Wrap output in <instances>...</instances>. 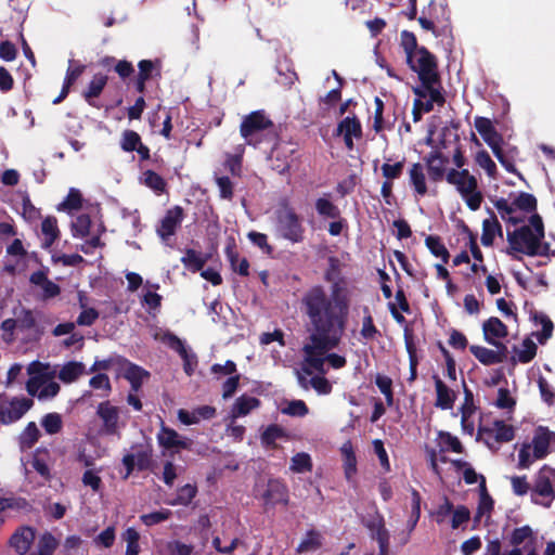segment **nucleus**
<instances>
[{
    "instance_id": "f257e3e1",
    "label": "nucleus",
    "mask_w": 555,
    "mask_h": 555,
    "mask_svg": "<svg viewBox=\"0 0 555 555\" xmlns=\"http://www.w3.org/2000/svg\"><path fill=\"white\" fill-rule=\"evenodd\" d=\"M301 310L311 325L302 345L305 370H323L326 362L336 370L344 367L346 358L331 350L339 345L345 331L349 312L346 292L336 285L328 296L321 286H314L304 294Z\"/></svg>"
},
{
    "instance_id": "f03ea898",
    "label": "nucleus",
    "mask_w": 555,
    "mask_h": 555,
    "mask_svg": "<svg viewBox=\"0 0 555 555\" xmlns=\"http://www.w3.org/2000/svg\"><path fill=\"white\" fill-rule=\"evenodd\" d=\"M544 237V227L539 215L534 214L530 217L529 223L507 232V241L513 250L534 255H546L547 245L542 243Z\"/></svg>"
},
{
    "instance_id": "7ed1b4c3",
    "label": "nucleus",
    "mask_w": 555,
    "mask_h": 555,
    "mask_svg": "<svg viewBox=\"0 0 555 555\" xmlns=\"http://www.w3.org/2000/svg\"><path fill=\"white\" fill-rule=\"evenodd\" d=\"M30 375L26 383L27 392L39 400H49L60 392V385L54 380L56 370L50 371L48 365L34 361L27 366Z\"/></svg>"
},
{
    "instance_id": "20e7f679",
    "label": "nucleus",
    "mask_w": 555,
    "mask_h": 555,
    "mask_svg": "<svg viewBox=\"0 0 555 555\" xmlns=\"http://www.w3.org/2000/svg\"><path fill=\"white\" fill-rule=\"evenodd\" d=\"M446 180L455 188L462 199L472 210L480 208L483 196L479 190L477 178L467 169H449Z\"/></svg>"
},
{
    "instance_id": "39448f33",
    "label": "nucleus",
    "mask_w": 555,
    "mask_h": 555,
    "mask_svg": "<svg viewBox=\"0 0 555 555\" xmlns=\"http://www.w3.org/2000/svg\"><path fill=\"white\" fill-rule=\"evenodd\" d=\"M405 53L408 63L413 70L417 72L423 83L438 81L436 60L431 53H429L425 48L411 51L406 42Z\"/></svg>"
},
{
    "instance_id": "423d86ee",
    "label": "nucleus",
    "mask_w": 555,
    "mask_h": 555,
    "mask_svg": "<svg viewBox=\"0 0 555 555\" xmlns=\"http://www.w3.org/2000/svg\"><path fill=\"white\" fill-rule=\"evenodd\" d=\"M278 233L293 242L298 243L304 238V228L298 215L289 207L283 206L276 211Z\"/></svg>"
},
{
    "instance_id": "0eeeda50",
    "label": "nucleus",
    "mask_w": 555,
    "mask_h": 555,
    "mask_svg": "<svg viewBox=\"0 0 555 555\" xmlns=\"http://www.w3.org/2000/svg\"><path fill=\"white\" fill-rule=\"evenodd\" d=\"M532 501L548 507L555 499V469L544 466L542 467L534 480L532 489Z\"/></svg>"
},
{
    "instance_id": "6e6552de",
    "label": "nucleus",
    "mask_w": 555,
    "mask_h": 555,
    "mask_svg": "<svg viewBox=\"0 0 555 555\" xmlns=\"http://www.w3.org/2000/svg\"><path fill=\"white\" fill-rule=\"evenodd\" d=\"M273 126V122L263 111H255L243 117L240 133L248 144H253V138Z\"/></svg>"
},
{
    "instance_id": "1a4fd4ad",
    "label": "nucleus",
    "mask_w": 555,
    "mask_h": 555,
    "mask_svg": "<svg viewBox=\"0 0 555 555\" xmlns=\"http://www.w3.org/2000/svg\"><path fill=\"white\" fill-rule=\"evenodd\" d=\"M153 336L156 340L166 344L168 347L177 351L183 360L184 372L189 376L192 375L197 364L196 356L186 349L183 341L169 332L157 331Z\"/></svg>"
},
{
    "instance_id": "9d476101",
    "label": "nucleus",
    "mask_w": 555,
    "mask_h": 555,
    "mask_svg": "<svg viewBox=\"0 0 555 555\" xmlns=\"http://www.w3.org/2000/svg\"><path fill=\"white\" fill-rule=\"evenodd\" d=\"M31 406L33 400L27 398H13L9 401L0 397V423L10 424L18 421Z\"/></svg>"
},
{
    "instance_id": "9b49d317",
    "label": "nucleus",
    "mask_w": 555,
    "mask_h": 555,
    "mask_svg": "<svg viewBox=\"0 0 555 555\" xmlns=\"http://www.w3.org/2000/svg\"><path fill=\"white\" fill-rule=\"evenodd\" d=\"M96 415L102 421V430L105 435L119 436V430L124 425L120 422V409L113 405L109 401L101 402L96 408Z\"/></svg>"
},
{
    "instance_id": "f8f14e48",
    "label": "nucleus",
    "mask_w": 555,
    "mask_h": 555,
    "mask_svg": "<svg viewBox=\"0 0 555 555\" xmlns=\"http://www.w3.org/2000/svg\"><path fill=\"white\" fill-rule=\"evenodd\" d=\"M437 82L423 83L421 88H415L414 93L418 96L416 99V106L423 108L425 113L434 108V104L441 105L444 102L443 95L436 87Z\"/></svg>"
},
{
    "instance_id": "ddd939ff",
    "label": "nucleus",
    "mask_w": 555,
    "mask_h": 555,
    "mask_svg": "<svg viewBox=\"0 0 555 555\" xmlns=\"http://www.w3.org/2000/svg\"><path fill=\"white\" fill-rule=\"evenodd\" d=\"M474 126L493 153L502 149L503 137L496 131L489 118L476 117Z\"/></svg>"
},
{
    "instance_id": "4468645a",
    "label": "nucleus",
    "mask_w": 555,
    "mask_h": 555,
    "mask_svg": "<svg viewBox=\"0 0 555 555\" xmlns=\"http://www.w3.org/2000/svg\"><path fill=\"white\" fill-rule=\"evenodd\" d=\"M14 315L16 319L17 335L21 334L23 340L30 341L39 337V331L33 311L21 309L18 312H15Z\"/></svg>"
},
{
    "instance_id": "2eb2a0df",
    "label": "nucleus",
    "mask_w": 555,
    "mask_h": 555,
    "mask_svg": "<svg viewBox=\"0 0 555 555\" xmlns=\"http://www.w3.org/2000/svg\"><path fill=\"white\" fill-rule=\"evenodd\" d=\"M482 332L485 340L496 347H502L505 351L506 348L499 341V339L507 336V327L499 318H490L482 324Z\"/></svg>"
},
{
    "instance_id": "dca6fc26",
    "label": "nucleus",
    "mask_w": 555,
    "mask_h": 555,
    "mask_svg": "<svg viewBox=\"0 0 555 555\" xmlns=\"http://www.w3.org/2000/svg\"><path fill=\"white\" fill-rule=\"evenodd\" d=\"M429 179L433 182H439L447 176L448 157L443 156L441 152L433 151L424 157Z\"/></svg>"
},
{
    "instance_id": "f3484780",
    "label": "nucleus",
    "mask_w": 555,
    "mask_h": 555,
    "mask_svg": "<svg viewBox=\"0 0 555 555\" xmlns=\"http://www.w3.org/2000/svg\"><path fill=\"white\" fill-rule=\"evenodd\" d=\"M158 443L165 449H190L191 440L179 435L175 429L166 427L162 424L160 430L157 434Z\"/></svg>"
},
{
    "instance_id": "a211bd4d",
    "label": "nucleus",
    "mask_w": 555,
    "mask_h": 555,
    "mask_svg": "<svg viewBox=\"0 0 555 555\" xmlns=\"http://www.w3.org/2000/svg\"><path fill=\"white\" fill-rule=\"evenodd\" d=\"M555 443V433L550 431L546 428L540 427L537 429L531 448L533 452V459H542L550 452V447Z\"/></svg>"
},
{
    "instance_id": "6ab92c4d",
    "label": "nucleus",
    "mask_w": 555,
    "mask_h": 555,
    "mask_svg": "<svg viewBox=\"0 0 555 555\" xmlns=\"http://www.w3.org/2000/svg\"><path fill=\"white\" fill-rule=\"evenodd\" d=\"M183 218V210L181 207L176 206L167 210L166 215L160 221V225L157 229L158 235L166 240L175 234L177 228L180 225Z\"/></svg>"
},
{
    "instance_id": "aec40b11",
    "label": "nucleus",
    "mask_w": 555,
    "mask_h": 555,
    "mask_svg": "<svg viewBox=\"0 0 555 555\" xmlns=\"http://www.w3.org/2000/svg\"><path fill=\"white\" fill-rule=\"evenodd\" d=\"M178 420L184 425L198 424L203 420H210L216 415V409L211 405H202L193 409L192 411L180 409L178 410Z\"/></svg>"
},
{
    "instance_id": "412c9836",
    "label": "nucleus",
    "mask_w": 555,
    "mask_h": 555,
    "mask_svg": "<svg viewBox=\"0 0 555 555\" xmlns=\"http://www.w3.org/2000/svg\"><path fill=\"white\" fill-rule=\"evenodd\" d=\"M35 540V530L30 527H22L10 539L11 546L20 554L25 555Z\"/></svg>"
},
{
    "instance_id": "4be33fe9",
    "label": "nucleus",
    "mask_w": 555,
    "mask_h": 555,
    "mask_svg": "<svg viewBox=\"0 0 555 555\" xmlns=\"http://www.w3.org/2000/svg\"><path fill=\"white\" fill-rule=\"evenodd\" d=\"M373 539L378 542L379 555H387L389 544V532L385 528L383 518L377 516L366 524Z\"/></svg>"
},
{
    "instance_id": "5701e85b",
    "label": "nucleus",
    "mask_w": 555,
    "mask_h": 555,
    "mask_svg": "<svg viewBox=\"0 0 555 555\" xmlns=\"http://www.w3.org/2000/svg\"><path fill=\"white\" fill-rule=\"evenodd\" d=\"M57 377L65 384L76 382L79 377L87 374L86 365L79 361H69L60 366L56 371Z\"/></svg>"
},
{
    "instance_id": "b1692460",
    "label": "nucleus",
    "mask_w": 555,
    "mask_h": 555,
    "mask_svg": "<svg viewBox=\"0 0 555 555\" xmlns=\"http://www.w3.org/2000/svg\"><path fill=\"white\" fill-rule=\"evenodd\" d=\"M121 363L125 378L130 382L132 389L138 391L143 380L150 376L149 372L125 359Z\"/></svg>"
},
{
    "instance_id": "393cba45",
    "label": "nucleus",
    "mask_w": 555,
    "mask_h": 555,
    "mask_svg": "<svg viewBox=\"0 0 555 555\" xmlns=\"http://www.w3.org/2000/svg\"><path fill=\"white\" fill-rule=\"evenodd\" d=\"M409 180L410 184L413 186L414 192L418 196H424L427 194V183H426V175L425 168L422 164L415 163L409 168Z\"/></svg>"
},
{
    "instance_id": "a878e982",
    "label": "nucleus",
    "mask_w": 555,
    "mask_h": 555,
    "mask_svg": "<svg viewBox=\"0 0 555 555\" xmlns=\"http://www.w3.org/2000/svg\"><path fill=\"white\" fill-rule=\"evenodd\" d=\"M435 387H436V406L442 410H450L453 408L454 401L456 399L455 392L449 388L440 378L435 377Z\"/></svg>"
},
{
    "instance_id": "bb28decb",
    "label": "nucleus",
    "mask_w": 555,
    "mask_h": 555,
    "mask_svg": "<svg viewBox=\"0 0 555 555\" xmlns=\"http://www.w3.org/2000/svg\"><path fill=\"white\" fill-rule=\"evenodd\" d=\"M29 281L31 284L41 288L42 296L46 299L53 298L60 294L59 285L49 280L44 271H36L31 273Z\"/></svg>"
},
{
    "instance_id": "cd10ccee",
    "label": "nucleus",
    "mask_w": 555,
    "mask_h": 555,
    "mask_svg": "<svg viewBox=\"0 0 555 555\" xmlns=\"http://www.w3.org/2000/svg\"><path fill=\"white\" fill-rule=\"evenodd\" d=\"M262 496L267 504L287 503L286 487L279 480H270Z\"/></svg>"
},
{
    "instance_id": "c85d7f7f",
    "label": "nucleus",
    "mask_w": 555,
    "mask_h": 555,
    "mask_svg": "<svg viewBox=\"0 0 555 555\" xmlns=\"http://www.w3.org/2000/svg\"><path fill=\"white\" fill-rule=\"evenodd\" d=\"M469 351L479 362L485 365L501 363L504 359V356L501 352L488 349L482 346L473 345L469 347Z\"/></svg>"
},
{
    "instance_id": "c756f323",
    "label": "nucleus",
    "mask_w": 555,
    "mask_h": 555,
    "mask_svg": "<svg viewBox=\"0 0 555 555\" xmlns=\"http://www.w3.org/2000/svg\"><path fill=\"white\" fill-rule=\"evenodd\" d=\"M483 431L499 442H507L514 438L513 427L502 421L493 422L491 426L485 427Z\"/></svg>"
},
{
    "instance_id": "7c9ffc66",
    "label": "nucleus",
    "mask_w": 555,
    "mask_h": 555,
    "mask_svg": "<svg viewBox=\"0 0 555 555\" xmlns=\"http://www.w3.org/2000/svg\"><path fill=\"white\" fill-rule=\"evenodd\" d=\"M107 83V76L103 74H95L90 81L88 88L83 91L82 95L85 100L90 105L94 104V99H96L101 92L103 91L105 85Z\"/></svg>"
},
{
    "instance_id": "2f4dec72",
    "label": "nucleus",
    "mask_w": 555,
    "mask_h": 555,
    "mask_svg": "<svg viewBox=\"0 0 555 555\" xmlns=\"http://www.w3.org/2000/svg\"><path fill=\"white\" fill-rule=\"evenodd\" d=\"M193 545L182 543L178 540L166 541L160 544V555H191L193 553Z\"/></svg>"
},
{
    "instance_id": "473e14b6",
    "label": "nucleus",
    "mask_w": 555,
    "mask_h": 555,
    "mask_svg": "<svg viewBox=\"0 0 555 555\" xmlns=\"http://www.w3.org/2000/svg\"><path fill=\"white\" fill-rule=\"evenodd\" d=\"M41 232L44 236L42 246L49 248L59 236L57 221L54 217H47L41 222Z\"/></svg>"
},
{
    "instance_id": "72a5a7b5",
    "label": "nucleus",
    "mask_w": 555,
    "mask_h": 555,
    "mask_svg": "<svg viewBox=\"0 0 555 555\" xmlns=\"http://www.w3.org/2000/svg\"><path fill=\"white\" fill-rule=\"evenodd\" d=\"M344 472L348 481H351L357 473V459L349 442L341 447Z\"/></svg>"
},
{
    "instance_id": "f704fd0d",
    "label": "nucleus",
    "mask_w": 555,
    "mask_h": 555,
    "mask_svg": "<svg viewBox=\"0 0 555 555\" xmlns=\"http://www.w3.org/2000/svg\"><path fill=\"white\" fill-rule=\"evenodd\" d=\"M501 234V225L494 217H490L482 222L481 243L485 246H490L496 234Z\"/></svg>"
},
{
    "instance_id": "c9c22d12",
    "label": "nucleus",
    "mask_w": 555,
    "mask_h": 555,
    "mask_svg": "<svg viewBox=\"0 0 555 555\" xmlns=\"http://www.w3.org/2000/svg\"><path fill=\"white\" fill-rule=\"evenodd\" d=\"M259 405V400L254 397L241 396L236 399L233 409L232 416L240 417L248 414L253 409Z\"/></svg>"
},
{
    "instance_id": "e433bc0d",
    "label": "nucleus",
    "mask_w": 555,
    "mask_h": 555,
    "mask_svg": "<svg viewBox=\"0 0 555 555\" xmlns=\"http://www.w3.org/2000/svg\"><path fill=\"white\" fill-rule=\"evenodd\" d=\"M79 306L81 308V312L77 318V324L80 326L92 325L99 318V312L94 308L87 307L85 296L81 293L79 294Z\"/></svg>"
},
{
    "instance_id": "4c0bfd02",
    "label": "nucleus",
    "mask_w": 555,
    "mask_h": 555,
    "mask_svg": "<svg viewBox=\"0 0 555 555\" xmlns=\"http://www.w3.org/2000/svg\"><path fill=\"white\" fill-rule=\"evenodd\" d=\"M495 208L498 209L501 218L514 224L520 221L518 215H516V208L514 207V202L512 204L508 203L505 198H500L494 203Z\"/></svg>"
},
{
    "instance_id": "58836bf2",
    "label": "nucleus",
    "mask_w": 555,
    "mask_h": 555,
    "mask_svg": "<svg viewBox=\"0 0 555 555\" xmlns=\"http://www.w3.org/2000/svg\"><path fill=\"white\" fill-rule=\"evenodd\" d=\"M121 539L126 542L125 555H139L140 553V533L134 528H128L122 532Z\"/></svg>"
},
{
    "instance_id": "ea45409f",
    "label": "nucleus",
    "mask_w": 555,
    "mask_h": 555,
    "mask_svg": "<svg viewBox=\"0 0 555 555\" xmlns=\"http://www.w3.org/2000/svg\"><path fill=\"white\" fill-rule=\"evenodd\" d=\"M516 359L521 363L530 362L537 353L535 344L526 338L518 348H515Z\"/></svg>"
},
{
    "instance_id": "a19ab883",
    "label": "nucleus",
    "mask_w": 555,
    "mask_h": 555,
    "mask_svg": "<svg viewBox=\"0 0 555 555\" xmlns=\"http://www.w3.org/2000/svg\"><path fill=\"white\" fill-rule=\"evenodd\" d=\"M337 131L344 137L359 138L361 135V125L358 119L346 117L339 122Z\"/></svg>"
},
{
    "instance_id": "79ce46f5",
    "label": "nucleus",
    "mask_w": 555,
    "mask_h": 555,
    "mask_svg": "<svg viewBox=\"0 0 555 555\" xmlns=\"http://www.w3.org/2000/svg\"><path fill=\"white\" fill-rule=\"evenodd\" d=\"M41 426L49 435H55L63 427L62 416L59 413H48L41 420Z\"/></svg>"
},
{
    "instance_id": "37998d69",
    "label": "nucleus",
    "mask_w": 555,
    "mask_h": 555,
    "mask_svg": "<svg viewBox=\"0 0 555 555\" xmlns=\"http://www.w3.org/2000/svg\"><path fill=\"white\" fill-rule=\"evenodd\" d=\"M301 353H302V361H301V367H300V371H297V379H298V383L300 385L301 388L304 389H308L310 386V378L309 376L312 377L313 373H321V374H325L327 372V369H326V365L328 366H332L330 363H325L323 365V370H318V369H311V370H305V352L301 350Z\"/></svg>"
},
{
    "instance_id": "c03bdc74",
    "label": "nucleus",
    "mask_w": 555,
    "mask_h": 555,
    "mask_svg": "<svg viewBox=\"0 0 555 555\" xmlns=\"http://www.w3.org/2000/svg\"><path fill=\"white\" fill-rule=\"evenodd\" d=\"M39 437L40 431L36 423H28L20 436V442L22 448H31L38 441Z\"/></svg>"
},
{
    "instance_id": "a18cd8bd",
    "label": "nucleus",
    "mask_w": 555,
    "mask_h": 555,
    "mask_svg": "<svg viewBox=\"0 0 555 555\" xmlns=\"http://www.w3.org/2000/svg\"><path fill=\"white\" fill-rule=\"evenodd\" d=\"M533 540H538V537L532 529L529 526H522L513 530L509 541L512 545H519Z\"/></svg>"
},
{
    "instance_id": "49530a36",
    "label": "nucleus",
    "mask_w": 555,
    "mask_h": 555,
    "mask_svg": "<svg viewBox=\"0 0 555 555\" xmlns=\"http://www.w3.org/2000/svg\"><path fill=\"white\" fill-rule=\"evenodd\" d=\"M91 220L87 215H80L76 218V220L72 224L73 235L75 237H87L91 235Z\"/></svg>"
},
{
    "instance_id": "de8ad7c7",
    "label": "nucleus",
    "mask_w": 555,
    "mask_h": 555,
    "mask_svg": "<svg viewBox=\"0 0 555 555\" xmlns=\"http://www.w3.org/2000/svg\"><path fill=\"white\" fill-rule=\"evenodd\" d=\"M475 162L480 168L486 170L487 175L491 179L496 178V165L491 159V157L487 151L481 150V151L477 152V154L475 155Z\"/></svg>"
},
{
    "instance_id": "09e8293b",
    "label": "nucleus",
    "mask_w": 555,
    "mask_h": 555,
    "mask_svg": "<svg viewBox=\"0 0 555 555\" xmlns=\"http://www.w3.org/2000/svg\"><path fill=\"white\" fill-rule=\"evenodd\" d=\"M315 209L320 216L336 219L339 217V209L328 198L320 197L315 202Z\"/></svg>"
},
{
    "instance_id": "8fccbe9b",
    "label": "nucleus",
    "mask_w": 555,
    "mask_h": 555,
    "mask_svg": "<svg viewBox=\"0 0 555 555\" xmlns=\"http://www.w3.org/2000/svg\"><path fill=\"white\" fill-rule=\"evenodd\" d=\"M321 546L320 534L315 531H309L297 547L298 553H308L318 550Z\"/></svg>"
},
{
    "instance_id": "3c124183",
    "label": "nucleus",
    "mask_w": 555,
    "mask_h": 555,
    "mask_svg": "<svg viewBox=\"0 0 555 555\" xmlns=\"http://www.w3.org/2000/svg\"><path fill=\"white\" fill-rule=\"evenodd\" d=\"M513 202L514 207L516 208V212L518 210L532 212L537 208V199L533 195L529 193L522 192L518 194V196Z\"/></svg>"
},
{
    "instance_id": "603ef678",
    "label": "nucleus",
    "mask_w": 555,
    "mask_h": 555,
    "mask_svg": "<svg viewBox=\"0 0 555 555\" xmlns=\"http://www.w3.org/2000/svg\"><path fill=\"white\" fill-rule=\"evenodd\" d=\"M281 412L285 415L301 417L307 415L309 410L302 400H292L286 402L285 406L281 408Z\"/></svg>"
},
{
    "instance_id": "864d4df0",
    "label": "nucleus",
    "mask_w": 555,
    "mask_h": 555,
    "mask_svg": "<svg viewBox=\"0 0 555 555\" xmlns=\"http://www.w3.org/2000/svg\"><path fill=\"white\" fill-rule=\"evenodd\" d=\"M312 468L311 457L307 453H297L292 457L291 469L295 473L310 472Z\"/></svg>"
},
{
    "instance_id": "5fc2aeb1",
    "label": "nucleus",
    "mask_w": 555,
    "mask_h": 555,
    "mask_svg": "<svg viewBox=\"0 0 555 555\" xmlns=\"http://www.w3.org/2000/svg\"><path fill=\"white\" fill-rule=\"evenodd\" d=\"M310 386L322 396L330 395L333 388L332 383L321 373L310 377Z\"/></svg>"
},
{
    "instance_id": "6e6d98bb",
    "label": "nucleus",
    "mask_w": 555,
    "mask_h": 555,
    "mask_svg": "<svg viewBox=\"0 0 555 555\" xmlns=\"http://www.w3.org/2000/svg\"><path fill=\"white\" fill-rule=\"evenodd\" d=\"M440 446L443 450H451L456 453L463 452V446L457 437L450 433H439Z\"/></svg>"
},
{
    "instance_id": "4d7b16f0",
    "label": "nucleus",
    "mask_w": 555,
    "mask_h": 555,
    "mask_svg": "<svg viewBox=\"0 0 555 555\" xmlns=\"http://www.w3.org/2000/svg\"><path fill=\"white\" fill-rule=\"evenodd\" d=\"M142 179L144 184L155 192H163L166 188L165 180L158 173L152 170H146L143 172Z\"/></svg>"
},
{
    "instance_id": "13d9d810",
    "label": "nucleus",
    "mask_w": 555,
    "mask_h": 555,
    "mask_svg": "<svg viewBox=\"0 0 555 555\" xmlns=\"http://www.w3.org/2000/svg\"><path fill=\"white\" fill-rule=\"evenodd\" d=\"M81 207V194L76 189H70L67 197L59 205V210H77Z\"/></svg>"
},
{
    "instance_id": "bf43d9fd",
    "label": "nucleus",
    "mask_w": 555,
    "mask_h": 555,
    "mask_svg": "<svg viewBox=\"0 0 555 555\" xmlns=\"http://www.w3.org/2000/svg\"><path fill=\"white\" fill-rule=\"evenodd\" d=\"M426 246L436 257L441 258L443 262H448L449 253L438 237L428 236L426 238Z\"/></svg>"
},
{
    "instance_id": "052dcab7",
    "label": "nucleus",
    "mask_w": 555,
    "mask_h": 555,
    "mask_svg": "<svg viewBox=\"0 0 555 555\" xmlns=\"http://www.w3.org/2000/svg\"><path fill=\"white\" fill-rule=\"evenodd\" d=\"M196 494V488L192 485H185L179 489L177 498L169 502L170 505H188Z\"/></svg>"
},
{
    "instance_id": "680f3d73",
    "label": "nucleus",
    "mask_w": 555,
    "mask_h": 555,
    "mask_svg": "<svg viewBox=\"0 0 555 555\" xmlns=\"http://www.w3.org/2000/svg\"><path fill=\"white\" fill-rule=\"evenodd\" d=\"M140 143L141 138L135 131L126 130L122 132L120 145L124 151L132 152L138 147Z\"/></svg>"
},
{
    "instance_id": "e2e57ef3",
    "label": "nucleus",
    "mask_w": 555,
    "mask_h": 555,
    "mask_svg": "<svg viewBox=\"0 0 555 555\" xmlns=\"http://www.w3.org/2000/svg\"><path fill=\"white\" fill-rule=\"evenodd\" d=\"M170 516H171V511L162 509V511L153 512L150 514L141 515L140 519L146 526H154L156 524L167 520Z\"/></svg>"
},
{
    "instance_id": "0e129e2a",
    "label": "nucleus",
    "mask_w": 555,
    "mask_h": 555,
    "mask_svg": "<svg viewBox=\"0 0 555 555\" xmlns=\"http://www.w3.org/2000/svg\"><path fill=\"white\" fill-rule=\"evenodd\" d=\"M284 436V430L278 425H270L261 435L262 443L272 446Z\"/></svg>"
},
{
    "instance_id": "69168bd1",
    "label": "nucleus",
    "mask_w": 555,
    "mask_h": 555,
    "mask_svg": "<svg viewBox=\"0 0 555 555\" xmlns=\"http://www.w3.org/2000/svg\"><path fill=\"white\" fill-rule=\"evenodd\" d=\"M81 481L86 487H90L94 492H98L102 486V479L99 476V473L93 469L86 470L82 475Z\"/></svg>"
},
{
    "instance_id": "338daca9",
    "label": "nucleus",
    "mask_w": 555,
    "mask_h": 555,
    "mask_svg": "<svg viewBox=\"0 0 555 555\" xmlns=\"http://www.w3.org/2000/svg\"><path fill=\"white\" fill-rule=\"evenodd\" d=\"M228 257L231 262L232 269L241 275L248 274V261L245 258H240L232 250H228Z\"/></svg>"
},
{
    "instance_id": "774afa93",
    "label": "nucleus",
    "mask_w": 555,
    "mask_h": 555,
    "mask_svg": "<svg viewBox=\"0 0 555 555\" xmlns=\"http://www.w3.org/2000/svg\"><path fill=\"white\" fill-rule=\"evenodd\" d=\"M182 262L184 263L185 267L193 271L201 270L204 266V260L194 250H188L182 258Z\"/></svg>"
}]
</instances>
